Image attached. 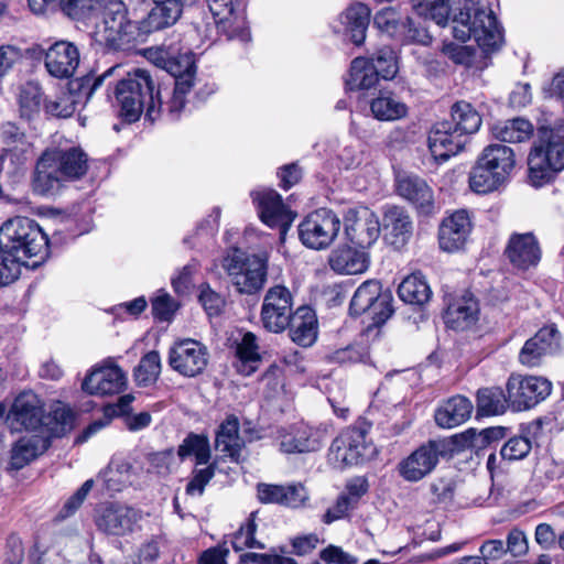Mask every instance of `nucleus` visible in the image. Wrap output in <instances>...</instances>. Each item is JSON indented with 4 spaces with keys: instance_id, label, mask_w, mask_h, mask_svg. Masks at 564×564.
Returning <instances> with one entry per match:
<instances>
[{
    "instance_id": "5fc2aeb1",
    "label": "nucleus",
    "mask_w": 564,
    "mask_h": 564,
    "mask_svg": "<svg viewBox=\"0 0 564 564\" xmlns=\"http://www.w3.org/2000/svg\"><path fill=\"white\" fill-rule=\"evenodd\" d=\"M161 373V359L158 351L145 354L135 367L133 377L138 386L149 387L153 384Z\"/></svg>"
},
{
    "instance_id": "6ab92c4d",
    "label": "nucleus",
    "mask_w": 564,
    "mask_h": 564,
    "mask_svg": "<svg viewBox=\"0 0 564 564\" xmlns=\"http://www.w3.org/2000/svg\"><path fill=\"white\" fill-rule=\"evenodd\" d=\"M209 352L200 341L186 338L175 343L169 351L170 367L183 377L194 378L204 372Z\"/></svg>"
},
{
    "instance_id": "603ef678",
    "label": "nucleus",
    "mask_w": 564,
    "mask_h": 564,
    "mask_svg": "<svg viewBox=\"0 0 564 564\" xmlns=\"http://www.w3.org/2000/svg\"><path fill=\"white\" fill-rule=\"evenodd\" d=\"M133 395L124 394L121 395L117 403L108 404L104 409L105 417L91 422L78 436V442H86L90 436L106 427L113 416L126 415L129 412L130 404L133 401Z\"/></svg>"
},
{
    "instance_id": "f704fd0d",
    "label": "nucleus",
    "mask_w": 564,
    "mask_h": 564,
    "mask_svg": "<svg viewBox=\"0 0 564 564\" xmlns=\"http://www.w3.org/2000/svg\"><path fill=\"white\" fill-rule=\"evenodd\" d=\"M479 306L470 293H466L451 302L445 312V323L455 330H464L478 319Z\"/></svg>"
},
{
    "instance_id": "e433bc0d",
    "label": "nucleus",
    "mask_w": 564,
    "mask_h": 564,
    "mask_svg": "<svg viewBox=\"0 0 564 564\" xmlns=\"http://www.w3.org/2000/svg\"><path fill=\"white\" fill-rule=\"evenodd\" d=\"M369 262V254L361 248H337L329 256L330 268L340 274L362 273L368 269Z\"/></svg>"
},
{
    "instance_id": "f3484780",
    "label": "nucleus",
    "mask_w": 564,
    "mask_h": 564,
    "mask_svg": "<svg viewBox=\"0 0 564 564\" xmlns=\"http://www.w3.org/2000/svg\"><path fill=\"white\" fill-rule=\"evenodd\" d=\"M509 406L514 411H523L533 408L552 390L551 382L542 377L511 375L507 381Z\"/></svg>"
},
{
    "instance_id": "de8ad7c7",
    "label": "nucleus",
    "mask_w": 564,
    "mask_h": 564,
    "mask_svg": "<svg viewBox=\"0 0 564 564\" xmlns=\"http://www.w3.org/2000/svg\"><path fill=\"white\" fill-rule=\"evenodd\" d=\"M507 180L501 177L499 173L494 172L478 158L475 166L469 174V186L473 192L478 194H487L497 189Z\"/></svg>"
},
{
    "instance_id": "a19ab883",
    "label": "nucleus",
    "mask_w": 564,
    "mask_h": 564,
    "mask_svg": "<svg viewBox=\"0 0 564 564\" xmlns=\"http://www.w3.org/2000/svg\"><path fill=\"white\" fill-rule=\"evenodd\" d=\"M479 159L506 180L509 178L516 165L513 150L505 144H489L484 149Z\"/></svg>"
},
{
    "instance_id": "8fccbe9b",
    "label": "nucleus",
    "mask_w": 564,
    "mask_h": 564,
    "mask_svg": "<svg viewBox=\"0 0 564 564\" xmlns=\"http://www.w3.org/2000/svg\"><path fill=\"white\" fill-rule=\"evenodd\" d=\"M506 433H507L506 427L492 426V427L484 429L478 433H476L474 430H468L462 434H456L455 436L463 437L456 444L457 452H459L466 447L485 448V447L491 446L492 444L505 438Z\"/></svg>"
},
{
    "instance_id": "4be33fe9",
    "label": "nucleus",
    "mask_w": 564,
    "mask_h": 564,
    "mask_svg": "<svg viewBox=\"0 0 564 564\" xmlns=\"http://www.w3.org/2000/svg\"><path fill=\"white\" fill-rule=\"evenodd\" d=\"M326 435V427L300 422L280 432V449L286 454L315 452L322 447Z\"/></svg>"
},
{
    "instance_id": "2f4dec72",
    "label": "nucleus",
    "mask_w": 564,
    "mask_h": 564,
    "mask_svg": "<svg viewBox=\"0 0 564 564\" xmlns=\"http://www.w3.org/2000/svg\"><path fill=\"white\" fill-rule=\"evenodd\" d=\"M268 274V254L261 252L251 254L248 262L236 276L232 284L242 294H253L264 285Z\"/></svg>"
},
{
    "instance_id": "49530a36",
    "label": "nucleus",
    "mask_w": 564,
    "mask_h": 564,
    "mask_svg": "<svg viewBox=\"0 0 564 564\" xmlns=\"http://www.w3.org/2000/svg\"><path fill=\"white\" fill-rule=\"evenodd\" d=\"M447 120L467 139L470 134L477 132L481 126L480 115L469 102L464 100L452 106L451 118Z\"/></svg>"
},
{
    "instance_id": "69168bd1",
    "label": "nucleus",
    "mask_w": 564,
    "mask_h": 564,
    "mask_svg": "<svg viewBox=\"0 0 564 564\" xmlns=\"http://www.w3.org/2000/svg\"><path fill=\"white\" fill-rule=\"evenodd\" d=\"M434 503L447 505L452 502L455 494V482L451 478H436L430 485Z\"/></svg>"
},
{
    "instance_id": "4d7b16f0",
    "label": "nucleus",
    "mask_w": 564,
    "mask_h": 564,
    "mask_svg": "<svg viewBox=\"0 0 564 564\" xmlns=\"http://www.w3.org/2000/svg\"><path fill=\"white\" fill-rule=\"evenodd\" d=\"M416 13L424 19H431L438 25H445L449 17V0H415Z\"/></svg>"
},
{
    "instance_id": "393cba45",
    "label": "nucleus",
    "mask_w": 564,
    "mask_h": 564,
    "mask_svg": "<svg viewBox=\"0 0 564 564\" xmlns=\"http://www.w3.org/2000/svg\"><path fill=\"white\" fill-rule=\"evenodd\" d=\"M44 55V66L47 73L58 79L70 78L79 65V51L68 41H56L48 46Z\"/></svg>"
},
{
    "instance_id": "cd10ccee",
    "label": "nucleus",
    "mask_w": 564,
    "mask_h": 564,
    "mask_svg": "<svg viewBox=\"0 0 564 564\" xmlns=\"http://www.w3.org/2000/svg\"><path fill=\"white\" fill-rule=\"evenodd\" d=\"M560 334L554 325L540 328L529 338L519 354V361L527 367L541 365L543 357L554 354L558 348Z\"/></svg>"
},
{
    "instance_id": "a18cd8bd",
    "label": "nucleus",
    "mask_w": 564,
    "mask_h": 564,
    "mask_svg": "<svg viewBox=\"0 0 564 564\" xmlns=\"http://www.w3.org/2000/svg\"><path fill=\"white\" fill-rule=\"evenodd\" d=\"M236 356L238 359L236 365L238 372L249 376L257 370L261 357L257 336L253 333L247 332L242 336L241 341L237 345Z\"/></svg>"
},
{
    "instance_id": "09e8293b",
    "label": "nucleus",
    "mask_w": 564,
    "mask_h": 564,
    "mask_svg": "<svg viewBox=\"0 0 564 564\" xmlns=\"http://www.w3.org/2000/svg\"><path fill=\"white\" fill-rule=\"evenodd\" d=\"M509 405L508 393L499 387L482 388L477 392V414L497 415L505 413Z\"/></svg>"
},
{
    "instance_id": "473e14b6",
    "label": "nucleus",
    "mask_w": 564,
    "mask_h": 564,
    "mask_svg": "<svg viewBox=\"0 0 564 564\" xmlns=\"http://www.w3.org/2000/svg\"><path fill=\"white\" fill-rule=\"evenodd\" d=\"M52 437L45 434L20 437L11 448L10 467L20 470L29 465L51 446Z\"/></svg>"
},
{
    "instance_id": "6e6552de",
    "label": "nucleus",
    "mask_w": 564,
    "mask_h": 564,
    "mask_svg": "<svg viewBox=\"0 0 564 564\" xmlns=\"http://www.w3.org/2000/svg\"><path fill=\"white\" fill-rule=\"evenodd\" d=\"M156 61L174 78V88L166 101V118L175 121L185 107L186 95L194 86L196 73L194 54L189 51L175 54L167 50H160Z\"/></svg>"
},
{
    "instance_id": "c85d7f7f",
    "label": "nucleus",
    "mask_w": 564,
    "mask_h": 564,
    "mask_svg": "<svg viewBox=\"0 0 564 564\" xmlns=\"http://www.w3.org/2000/svg\"><path fill=\"white\" fill-rule=\"evenodd\" d=\"M154 7L139 22L138 35H148L174 25L183 13L184 3L177 0H153Z\"/></svg>"
},
{
    "instance_id": "37998d69",
    "label": "nucleus",
    "mask_w": 564,
    "mask_h": 564,
    "mask_svg": "<svg viewBox=\"0 0 564 564\" xmlns=\"http://www.w3.org/2000/svg\"><path fill=\"white\" fill-rule=\"evenodd\" d=\"M398 294L404 303L421 306L430 301L432 291L421 273H413L400 283Z\"/></svg>"
},
{
    "instance_id": "c9c22d12",
    "label": "nucleus",
    "mask_w": 564,
    "mask_h": 564,
    "mask_svg": "<svg viewBox=\"0 0 564 564\" xmlns=\"http://www.w3.org/2000/svg\"><path fill=\"white\" fill-rule=\"evenodd\" d=\"M386 239L395 248L403 247L412 236V221L401 207H388L383 215Z\"/></svg>"
},
{
    "instance_id": "58836bf2",
    "label": "nucleus",
    "mask_w": 564,
    "mask_h": 564,
    "mask_svg": "<svg viewBox=\"0 0 564 564\" xmlns=\"http://www.w3.org/2000/svg\"><path fill=\"white\" fill-rule=\"evenodd\" d=\"M473 409L469 399L463 395L453 397L435 412V422L441 427L453 429L466 422Z\"/></svg>"
},
{
    "instance_id": "a878e982",
    "label": "nucleus",
    "mask_w": 564,
    "mask_h": 564,
    "mask_svg": "<svg viewBox=\"0 0 564 564\" xmlns=\"http://www.w3.org/2000/svg\"><path fill=\"white\" fill-rule=\"evenodd\" d=\"M473 224L466 210H456L445 217L438 228V245L443 251L455 252L464 248Z\"/></svg>"
},
{
    "instance_id": "9b49d317",
    "label": "nucleus",
    "mask_w": 564,
    "mask_h": 564,
    "mask_svg": "<svg viewBox=\"0 0 564 564\" xmlns=\"http://www.w3.org/2000/svg\"><path fill=\"white\" fill-rule=\"evenodd\" d=\"M398 73L397 56L392 48L383 46L372 58L356 57L351 62L349 79L346 85L350 90L369 89L379 78L391 79Z\"/></svg>"
},
{
    "instance_id": "6e6d98bb",
    "label": "nucleus",
    "mask_w": 564,
    "mask_h": 564,
    "mask_svg": "<svg viewBox=\"0 0 564 564\" xmlns=\"http://www.w3.org/2000/svg\"><path fill=\"white\" fill-rule=\"evenodd\" d=\"M257 527L256 512H251L246 522L241 524L232 536L231 544L235 551L238 552L245 549L263 550L265 547V545L254 536Z\"/></svg>"
},
{
    "instance_id": "e2e57ef3",
    "label": "nucleus",
    "mask_w": 564,
    "mask_h": 564,
    "mask_svg": "<svg viewBox=\"0 0 564 564\" xmlns=\"http://www.w3.org/2000/svg\"><path fill=\"white\" fill-rule=\"evenodd\" d=\"M94 487V480L88 479L86 480L76 491L73 496H70L59 510L57 518L59 520H64L70 516H73L83 505L85 499L87 498L88 494Z\"/></svg>"
},
{
    "instance_id": "864d4df0",
    "label": "nucleus",
    "mask_w": 564,
    "mask_h": 564,
    "mask_svg": "<svg viewBox=\"0 0 564 564\" xmlns=\"http://www.w3.org/2000/svg\"><path fill=\"white\" fill-rule=\"evenodd\" d=\"M43 101L41 86L34 82H28L21 86L19 93V110L22 118L33 119L39 115Z\"/></svg>"
},
{
    "instance_id": "aec40b11",
    "label": "nucleus",
    "mask_w": 564,
    "mask_h": 564,
    "mask_svg": "<svg viewBox=\"0 0 564 564\" xmlns=\"http://www.w3.org/2000/svg\"><path fill=\"white\" fill-rule=\"evenodd\" d=\"M207 4L219 33L228 40L249 41L250 32L243 12L238 10V0H207Z\"/></svg>"
},
{
    "instance_id": "1a4fd4ad",
    "label": "nucleus",
    "mask_w": 564,
    "mask_h": 564,
    "mask_svg": "<svg viewBox=\"0 0 564 564\" xmlns=\"http://www.w3.org/2000/svg\"><path fill=\"white\" fill-rule=\"evenodd\" d=\"M462 436L431 440L419 446L398 464L399 475L409 482H417L432 474L441 458L449 457L457 452V443Z\"/></svg>"
},
{
    "instance_id": "052dcab7",
    "label": "nucleus",
    "mask_w": 564,
    "mask_h": 564,
    "mask_svg": "<svg viewBox=\"0 0 564 564\" xmlns=\"http://www.w3.org/2000/svg\"><path fill=\"white\" fill-rule=\"evenodd\" d=\"M398 40L402 43H416L421 45L430 44L432 37L426 28L416 25L412 19L403 20Z\"/></svg>"
},
{
    "instance_id": "0e129e2a",
    "label": "nucleus",
    "mask_w": 564,
    "mask_h": 564,
    "mask_svg": "<svg viewBox=\"0 0 564 564\" xmlns=\"http://www.w3.org/2000/svg\"><path fill=\"white\" fill-rule=\"evenodd\" d=\"M21 262L0 248V285L14 282L21 273Z\"/></svg>"
},
{
    "instance_id": "2eb2a0df",
    "label": "nucleus",
    "mask_w": 564,
    "mask_h": 564,
    "mask_svg": "<svg viewBox=\"0 0 564 564\" xmlns=\"http://www.w3.org/2000/svg\"><path fill=\"white\" fill-rule=\"evenodd\" d=\"M293 295L284 285H273L263 296L260 322L262 327L270 333L281 334L292 322Z\"/></svg>"
},
{
    "instance_id": "774afa93",
    "label": "nucleus",
    "mask_w": 564,
    "mask_h": 564,
    "mask_svg": "<svg viewBox=\"0 0 564 564\" xmlns=\"http://www.w3.org/2000/svg\"><path fill=\"white\" fill-rule=\"evenodd\" d=\"M198 300L209 316L219 315L225 306L224 297L209 285L202 286Z\"/></svg>"
},
{
    "instance_id": "ea45409f",
    "label": "nucleus",
    "mask_w": 564,
    "mask_h": 564,
    "mask_svg": "<svg viewBox=\"0 0 564 564\" xmlns=\"http://www.w3.org/2000/svg\"><path fill=\"white\" fill-rule=\"evenodd\" d=\"M340 20L351 42L362 44L370 22V9L364 3H355L340 15Z\"/></svg>"
},
{
    "instance_id": "f257e3e1",
    "label": "nucleus",
    "mask_w": 564,
    "mask_h": 564,
    "mask_svg": "<svg viewBox=\"0 0 564 564\" xmlns=\"http://www.w3.org/2000/svg\"><path fill=\"white\" fill-rule=\"evenodd\" d=\"M7 412L6 423L11 432L63 436L72 430L74 422V413L68 406L57 402L46 411L43 400L33 391L19 393Z\"/></svg>"
},
{
    "instance_id": "dca6fc26",
    "label": "nucleus",
    "mask_w": 564,
    "mask_h": 564,
    "mask_svg": "<svg viewBox=\"0 0 564 564\" xmlns=\"http://www.w3.org/2000/svg\"><path fill=\"white\" fill-rule=\"evenodd\" d=\"M259 217L270 228H276L284 240L296 214L284 204L282 196L272 188L254 189L250 194Z\"/></svg>"
},
{
    "instance_id": "4468645a",
    "label": "nucleus",
    "mask_w": 564,
    "mask_h": 564,
    "mask_svg": "<svg viewBox=\"0 0 564 564\" xmlns=\"http://www.w3.org/2000/svg\"><path fill=\"white\" fill-rule=\"evenodd\" d=\"M141 519L140 510L120 502H104L95 509L94 514L97 530L112 536L132 534Z\"/></svg>"
},
{
    "instance_id": "f8f14e48",
    "label": "nucleus",
    "mask_w": 564,
    "mask_h": 564,
    "mask_svg": "<svg viewBox=\"0 0 564 564\" xmlns=\"http://www.w3.org/2000/svg\"><path fill=\"white\" fill-rule=\"evenodd\" d=\"M119 66L108 68L102 75L94 76L86 75L75 80L69 82V89L63 90L53 99H45L43 106L47 115L57 118H68L76 111V106L79 102V95H85L88 100L94 91L100 87L104 80L112 75Z\"/></svg>"
},
{
    "instance_id": "7c9ffc66",
    "label": "nucleus",
    "mask_w": 564,
    "mask_h": 564,
    "mask_svg": "<svg viewBox=\"0 0 564 564\" xmlns=\"http://www.w3.org/2000/svg\"><path fill=\"white\" fill-rule=\"evenodd\" d=\"M505 253L509 261L521 270L535 267L541 260V248L532 232L511 235Z\"/></svg>"
},
{
    "instance_id": "423d86ee",
    "label": "nucleus",
    "mask_w": 564,
    "mask_h": 564,
    "mask_svg": "<svg viewBox=\"0 0 564 564\" xmlns=\"http://www.w3.org/2000/svg\"><path fill=\"white\" fill-rule=\"evenodd\" d=\"M529 180L540 187L564 169V135L547 127L538 129V138L528 158Z\"/></svg>"
},
{
    "instance_id": "bb28decb",
    "label": "nucleus",
    "mask_w": 564,
    "mask_h": 564,
    "mask_svg": "<svg viewBox=\"0 0 564 564\" xmlns=\"http://www.w3.org/2000/svg\"><path fill=\"white\" fill-rule=\"evenodd\" d=\"M399 196L413 205L421 214L429 215L434 208V194L426 181L415 174L402 173L395 178Z\"/></svg>"
},
{
    "instance_id": "c03bdc74",
    "label": "nucleus",
    "mask_w": 564,
    "mask_h": 564,
    "mask_svg": "<svg viewBox=\"0 0 564 564\" xmlns=\"http://www.w3.org/2000/svg\"><path fill=\"white\" fill-rule=\"evenodd\" d=\"M370 110L373 117L380 121H394L406 116L408 107L393 94L381 91L370 102Z\"/></svg>"
},
{
    "instance_id": "13d9d810",
    "label": "nucleus",
    "mask_w": 564,
    "mask_h": 564,
    "mask_svg": "<svg viewBox=\"0 0 564 564\" xmlns=\"http://www.w3.org/2000/svg\"><path fill=\"white\" fill-rule=\"evenodd\" d=\"M399 13L393 8H383L373 18V24L383 33L398 39L402 25Z\"/></svg>"
},
{
    "instance_id": "f03ea898",
    "label": "nucleus",
    "mask_w": 564,
    "mask_h": 564,
    "mask_svg": "<svg viewBox=\"0 0 564 564\" xmlns=\"http://www.w3.org/2000/svg\"><path fill=\"white\" fill-rule=\"evenodd\" d=\"M162 87L151 73L135 68L120 79L115 87L119 115L127 122H135L144 112L147 120L154 122L166 116V101L162 100Z\"/></svg>"
},
{
    "instance_id": "4c0bfd02",
    "label": "nucleus",
    "mask_w": 564,
    "mask_h": 564,
    "mask_svg": "<svg viewBox=\"0 0 564 564\" xmlns=\"http://www.w3.org/2000/svg\"><path fill=\"white\" fill-rule=\"evenodd\" d=\"M243 446L245 442L239 435V420L236 415H228L218 427L215 447L237 462Z\"/></svg>"
},
{
    "instance_id": "c756f323",
    "label": "nucleus",
    "mask_w": 564,
    "mask_h": 564,
    "mask_svg": "<svg viewBox=\"0 0 564 564\" xmlns=\"http://www.w3.org/2000/svg\"><path fill=\"white\" fill-rule=\"evenodd\" d=\"M97 14L102 17L106 28L121 40H139V22L134 23L127 19V7L122 0L100 1V9L97 10L95 15Z\"/></svg>"
},
{
    "instance_id": "9d476101",
    "label": "nucleus",
    "mask_w": 564,
    "mask_h": 564,
    "mask_svg": "<svg viewBox=\"0 0 564 564\" xmlns=\"http://www.w3.org/2000/svg\"><path fill=\"white\" fill-rule=\"evenodd\" d=\"M0 166L12 182H19L24 173L28 161L32 156L33 144L25 131L12 121L3 122L0 127Z\"/></svg>"
},
{
    "instance_id": "a211bd4d",
    "label": "nucleus",
    "mask_w": 564,
    "mask_h": 564,
    "mask_svg": "<svg viewBox=\"0 0 564 564\" xmlns=\"http://www.w3.org/2000/svg\"><path fill=\"white\" fill-rule=\"evenodd\" d=\"M368 430L364 426H349L332 443L329 456L338 466H351L361 463L372 453L367 441Z\"/></svg>"
},
{
    "instance_id": "72a5a7b5",
    "label": "nucleus",
    "mask_w": 564,
    "mask_h": 564,
    "mask_svg": "<svg viewBox=\"0 0 564 564\" xmlns=\"http://www.w3.org/2000/svg\"><path fill=\"white\" fill-rule=\"evenodd\" d=\"M289 336L293 343L302 347L312 346L318 333V322L315 312L308 306H300L292 315L288 326Z\"/></svg>"
},
{
    "instance_id": "39448f33",
    "label": "nucleus",
    "mask_w": 564,
    "mask_h": 564,
    "mask_svg": "<svg viewBox=\"0 0 564 564\" xmlns=\"http://www.w3.org/2000/svg\"><path fill=\"white\" fill-rule=\"evenodd\" d=\"M0 248L26 265L28 260L35 258V267L48 256L50 241L35 220L14 217L0 227Z\"/></svg>"
},
{
    "instance_id": "7ed1b4c3",
    "label": "nucleus",
    "mask_w": 564,
    "mask_h": 564,
    "mask_svg": "<svg viewBox=\"0 0 564 564\" xmlns=\"http://www.w3.org/2000/svg\"><path fill=\"white\" fill-rule=\"evenodd\" d=\"M88 169V154L80 147L47 149L36 162L33 191L42 196L55 195L65 182L80 180Z\"/></svg>"
},
{
    "instance_id": "412c9836",
    "label": "nucleus",
    "mask_w": 564,
    "mask_h": 564,
    "mask_svg": "<svg viewBox=\"0 0 564 564\" xmlns=\"http://www.w3.org/2000/svg\"><path fill=\"white\" fill-rule=\"evenodd\" d=\"M345 231L351 243L366 249L378 240L381 226L378 216L368 207L361 206L347 210Z\"/></svg>"
},
{
    "instance_id": "5701e85b",
    "label": "nucleus",
    "mask_w": 564,
    "mask_h": 564,
    "mask_svg": "<svg viewBox=\"0 0 564 564\" xmlns=\"http://www.w3.org/2000/svg\"><path fill=\"white\" fill-rule=\"evenodd\" d=\"M427 142L434 160L442 163L463 151L467 138L448 120H443L432 127Z\"/></svg>"
},
{
    "instance_id": "79ce46f5",
    "label": "nucleus",
    "mask_w": 564,
    "mask_h": 564,
    "mask_svg": "<svg viewBox=\"0 0 564 564\" xmlns=\"http://www.w3.org/2000/svg\"><path fill=\"white\" fill-rule=\"evenodd\" d=\"M533 131V124L524 118L506 120L496 123L491 129L495 139L509 143L528 141L532 137Z\"/></svg>"
},
{
    "instance_id": "3c124183",
    "label": "nucleus",
    "mask_w": 564,
    "mask_h": 564,
    "mask_svg": "<svg viewBox=\"0 0 564 564\" xmlns=\"http://www.w3.org/2000/svg\"><path fill=\"white\" fill-rule=\"evenodd\" d=\"M177 455L182 460L194 456L196 466L207 465L212 456L208 437L194 433L188 434L180 444Z\"/></svg>"
},
{
    "instance_id": "0eeeda50",
    "label": "nucleus",
    "mask_w": 564,
    "mask_h": 564,
    "mask_svg": "<svg viewBox=\"0 0 564 564\" xmlns=\"http://www.w3.org/2000/svg\"><path fill=\"white\" fill-rule=\"evenodd\" d=\"M392 302L393 296L389 290H382L379 281L368 280L355 291L349 304V313L352 316L365 315L369 322L364 333L368 337L375 333L376 337L380 333L379 328L394 312Z\"/></svg>"
},
{
    "instance_id": "ddd939ff",
    "label": "nucleus",
    "mask_w": 564,
    "mask_h": 564,
    "mask_svg": "<svg viewBox=\"0 0 564 564\" xmlns=\"http://www.w3.org/2000/svg\"><path fill=\"white\" fill-rule=\"evenodd\" d=\"M341 221L330 209L321 208L307 215L299 225V237L314 250L329 247L339 234Z\"/></svg>"
},
{
    "instance_id": "680f3d73",
    "label": "nucleus",
    "mask_w": 564,
    "mask_h": 564,
    "mask_svg": "<svg viewBox=\"0 0 564 564\" xmlns=\"http://www.w3.org/2000/svg\"><path fill=\"white\" fill-rule=\"evenodd\" d=\"M531 441L524 436H514L508 440L500 449V455L507 460H520L531 451Z\"/></svg>"
},
{
    "instance_id": "bf43d9fd",
    "label": "nucleus",
    "mask_w": 564,
    "mask_h": 564,
    "mask_svg": "<svg viewBox=\"0 0 564 564\" xmlns=\"http://www.w3.org/2000/svg\"><path fill=\"white\" fill-rule=\"evenodd\" d=\"M215 464H209L203 468L195 465V468L192 471V477L186 485L185 492L188 496H202L206 485L215 476Z\"/></svg>"
},
{
    "instance_id": "338daca9",
    "label": "nucleus",
    "mask_w": 564,
    "mask_h": 564,
    "mask_svg": "<svg viewBox=\"0 0 564 564\" xmlns=\"http://www.w3.org/2000/svg\"><path fill=\"white\" fill-rule=\"evenodd\" d=\"M307 500L308 492L301 482L284 485L281 506L288 508H300L303 507Z\"/></svg>"
},
{
    "instance_id": "20e7f679",
    "label": "nucleus",
    "mask_w": 564,
    "mask_h": 564,
    "mask_svg": "<svg viewBox=\"0 0 564 564\" xmlns=\"http://www.w3.org/2000/svg\"><path fill=\"white\" fill-rule=\"evenodd\" d=\"M496 0H464L463 8L453 19V35L466 42L474 39L485 52L498 51L503 42V29L494 13Z\"/></svg>"
},
{
    "instance_id": "b1692460",
    "label": "nucleus",
    "mask_w": 564,
    "mask_h": 564,
    "mask_svg": "<svg viewBox=\"0 0 564 564\" xmlns=\"http://www.w3.org/2000/svg\"><path fill=\"white\" fill-rule=\"evenodd\" d=\"M127 384L126 373L117 365L94 367L85 377L82 388L91 395H111L120 393Z\"/></svg>"
}]
</instances>
